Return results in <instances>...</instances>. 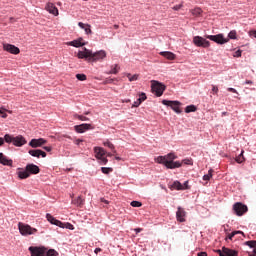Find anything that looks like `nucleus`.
<instances>
[{
  "label": "nucleus",
  "instance_id": "obj_1",
  "mask_svg": "<svg viewBox=\"0 0 256 256\" xmlns=\"http://www.w3.org/2000/svg\"><path fill=\"white\" fill-rule=\"evenodd\" d=\"M83 51H79L78 52V59H87L88 61H103V59H105V57H107V52H105V50H100L97 51L95 53H93V51L87 49V48H83Z\"/></svg>",
  "mask_w": 256,
  "mask_h": 256
},
{
  "label": "nucleus",
  "instance_id": "obj_2",
  "mask_svg": "<svg viewBox=\"0 0 256 256\" xmlns=\"http://www.w3.org/2000/svg\"><path fill=\"white\" fill-rule=\"evenodd\" d=\"M174 159H177V155H175V153H169L166 156H159L157 158V163L165 165L167 169H179L182 163L179 161H174Z\"/></svg>",
  "mask_w": 256,
  "mask_h": 256
},
{
  "label": "nucleus",
  "instance_id": "obj_3",
  "mask_svg": "<svg viewBox=\"0 0 256 256\" xmlns=\"http://www.w3.org/2000/svg\"><path fill=\"white\" fill-rule=\"evenodd\" d=\"M41 169H39V166L35 164H27L25 169L18 168L17 175L19 179H29L31 175H38L40 173Z\"/></svg>",
  "mask_w": 256,
  "mask_h": 256
},
{
  "label": "nucleus",
  "instance_id": "obj_4",
  "mask_svg": "<svg viewBox=\"0 0 256 256\" xmlns=\"http://www.w3.org/2000/svg\"><path fill=\"white\" fill-rule=\"evenodd\" d=\"M4 139L6 143H12L13 145H15V147H23V145L27 144V140H25V137L21 135L14 137L9 134H6L4 136Z\"/></svg>",
  "mask_w": 256,
  "mask_h": 256
},
{
  "label": "nucleus",
  "instance_id": "obj_5",
  "mask_svg": "<svg viewBox=\"0 0 256 256\" xmlns=\"http://www.w3.org/2000/svg\"><path fill=\"white\" fill-rule=\"evenodd\" d=\"M18 229L20 232V235H23V237H27L29 235H35L37 233V229L31 227L29 224H24L22 222L18 223Z\"/></svg>",
  "mask_w": 256,
  "mask_h": 256
},
{
  "label": "nucleus",
  "instance_id": "obj_6",
  "mask_svg": "<svg viewBox=\"0 0 256 256\" xmlns=\"http://www.w3.org/2000/svg\"><path fill=\"white\" fill-rule=\"evenodd\" d=\"M46 219L47 221H49V223H51L52 225H56L57 227H61V229H70L71 231H73L74 227L71 223H63L57 219H55V217H53V215L51 214H46Z\"/></svg>",
  "mask_w": 256,
  "mask_h": 256
},
{
  "label": "nucleus",
  "instance_id": "obj_7",
  "mask_svg": "<svg viewBox=\"0 0 256 256\" xmlns=\"http://www.w3.org/2000/svg\"><path fill=\"white\" fill-rule=\"evenodd\" d=\"M151 89H152V93H154V95H156V97H161V95H163L166 87L163 83H160L157 80H152L151 81Z\"/></svg>",
  "mask_w": 256,
  "mask_h": 256
},
{
  "label": "nucleus",
  "instance_id": "obj_8",
  "mask_svg": "<svg viewBox=\"0 0 256 256\" xmlns=\"http://www.w3.org/2000/svg\"><path fill=\"white\" fill-rule=\"evenodd\" d=\"M233 211H234L235 215H237L238 217H242V215H245V213H247V211H249V208H247V205H245L241 202H236L233 205Z\"/></svg>",
  "mask_w": 256,
  "mask_h": 256
},
{
  "label": "nucleus",
  "instance_id": "obj_9",
  "mask_svg": "<svg viewBox=\"0 0 256 256\" xmlns=\"http://www.w3.org/2000/svg\"><path fill=\"white\" fill-rule=\"evenodd\" d=\"M205 39L214 41V43H218V45H225V43H228V41H229L228 38L223 37V34L205 35Z\"/></svg>",
  "mask_w": 256,
  "mask_h": 256
},
{
  "label": "nucleus",
  "instance_id": "obj_10",
  "mask_svg": "<svg viewBox=\"0 0 256 256\" xmlns=\"http://www.w3.org/2000/svg\"><path fill=\"white\" fill-rule=\"evenodd\" d=\"M193 43L196 47H203L204 49L211 46V43L201 36H194Z\"/></svg>",
  "mask_w": 256,
  "mask_h": 256
},
{
  "label": "nucleus",
  "instance_id": "obj_11",
  "mask_svg": "<svg viewBox=\"0 0 256 256\" xmlns=\"http://www.w3.org/2000/svg\"><path fill=\"white\" fill-rule=\"evenodd\" d=\"M162 104L166 105L167 107H171L175 113H181V108H179L181 102L179 101L163 100Z\"/></svg>",
  "mask_w": 256,
  "mask_h": 256
},
{
  "label": "nucleus",
  "instance_id": "obj_12",
  "mask_svg": "<svg viewBox=\"0 0 256 256\" xmlns=\"http://www.w3.org/2000/svg\"><path fill=\"white\" fill-rule=\"evenodd\" d=\"M28 251H30L31 256H43V255H45V247H43V246H40V247L30 246L28 248Z\"/></svg>",
  "mask_w": 256,
  "mask_h": 256
},
{
  "label": "nucleus",
  "instance_id": "obj_13",
  "mask_svg": "<svg viewBox=\"0 0 256 256\" xmlns=\"http://www.w3.org/2000/svg\"><path fill=\"white\" fill-rule=\"evenodd\" d=\"M3 49L4 51L11 53L12 55H19L21 53V50H19V47L13 44H4Z\"/></svg>",
  "mask_w": 256,
  "mask_h": 256
},
{
  "label": "nucleus",
  "instance_id": "obj_14",
  "mask_svg": "<svg viewBox=\"0 0 256 256\" xmlns=\"http://www.w3.org/2000/svg\"><path fill=\"white\" fill-rule=\"evenodd\" d=\"M74 129L76 133H85V131L94 129V127L91 124H80V125L74 126Z\"/></svg>",
  "mask_w": 256,
  "mask_h": 256
},
{
  "label": "nucleus",
  "instance_id": "obj_15",
  "mask_svg": "<svg viewBox=\"0 0 256 256\" xmlns=\"http://www.w3.org/2000/svg\"><path fill=\"white\" fill-rule=\"evenodd\" d=\"M46 143H47V140H45L43 138H39V139H32L29 142V145H30V147L37 149V147H43V145H45Z\"/></svg>",
  "mask_w": 256,
  "mask_h": 256
},
{
  "label": "nucleus",
  "instance_id": "obj_16",
  "mask_svg": "<svg viewBox=\"0 0 256 256\" xmlns=\"http://www.w3.org/2000/svg\"><path fill=\"white\" fill-rule=\"evenodd\" d=\"M187 215V212H185V209H183L181 206L178 207V210L176 212V219L179 221V223H185V216Z\"/></svg>",
  "mask_w": 256,
  "mask_h": 256
},
{
  "label": "nucleus",
  "instance_id": "obj_17",
  "mask_svg": "<svg viewBox=\"0 0 256 256\" xmlns=\"http://www.w3.org/2000/svg\"><path fill=\"white\" fill-rule=\"evenodd\" d=\"M45 9H46V11H48V13H50L51 15H54L55 17H57V15H59V9H57L55 4H53L51 2H48L46 4Z\"/></svg>",
  "mask_w": 256,
  "mask_h": 256
},
{
  "label": "nucleus",
  "instance_id": "obj_18",
  "mask_svg": "<svg viewBox=\"0 0 256 256\" xmlns=\"http://www.w3.org/2000/svg\"><path fill=\"white\" fill-rule=\"evenodd\" d=\"M220 256H237L239 252L235 250H231L229 248H223L222 250H218Z\"/></svg>",
  "mask_w": 256,
  "mask_h": 256
},
{
  "label": "nucleus",
  "instance_id": "obj_19",
  "mask_svg": "<svg viewBox=\"0 0 256 256\" xmlns=\"http://www.w3.org/2000/svg\"><path fill=\"white\" fill-rule=\"evenodd\" d=\"M29 155H31L32 157H47V153L43 150H39V149H36V150H29Z\"/></svg>",
  "mask_w": 256,
  "mask_h": 256
},
{
  "label": "nucleus",
  "instance_id": "obj_20",
  "mask_svg": "<svg viewBox=\"0 0 256 256\" xmlns=\"http://www.w3.org/2000/svg\"><path fill=\"white\" fill-rule=\"evenodd\" d=\"M94 153H95L96 159H102L107 154L105 149H103L101 147H95L94 148Z\"/></svg>",
  "mask_w": 256,
  "mask_h": 256
},
{
  "label": "nucleus",
  "instance_id": "obj_21",
  "mask_svg": "<svg viewBox=\"0 0 256 256\" xmlns=\"http://www.w3.org/2000/svg\"><path fill=\"white\" fill-rule=\"evenodd\" d=\"M86 44L87 42H83V38H79L67 43V45H70L71 47H83Z\"/></svg>",
  "mask_w": 256,
  "mask_h": 256
},
{
  "label": "nucleus",
  "instance_id": "obj_22",
  "mask_svg": "<svg viewBox=\"0 0 256 256\" xmlns=\"http://www.w3.org/2000/svg\"><path fill=\"white\" fill-rule=\"evenodd\" d=\"M71 203L76 207H83L85 205V198L78 196L77 198H73Z\"/></svg>",
  "mask_w": 256,
  "mask_h": 256
},
{
  "label": "nucleus",
  "instance_id": "obj_23",
  "mask_svg": "<svg viewBox=\"0 0 256 256\" xmlns=\"http://www.w3.org/2000/svg\"><path fill=\"white\" fill-rule=\"evenodd\" d=\"M0 163L2 165H6L7 167H11L13 165V160L8 159L3 153H0Z\"/></svg>",
  "mask_w": 256,
  "mask_h": 256
},
{
  "label": "nucleus",
  "instance_id": "obj_24",
  "mask_svg": "<svg viewBox=\"0 0 256 256\" xmlns=\"http://www.w3.org/2000/svg\"><path fill=\"white\" fill-rule=\"evenodd\" d=\"M160 55L162 57H165V59H168V61H175L177 57L173 52H169V51L160 52Z\"/></svg>",
  "mask_w": 256,
  "mask_h": 256
},
{
  "label": "nucleus",
  "instance_id": "obj_25",
  "mask_svg": "<svg viewBox=\"0 0 256 256\" xmlns=\"http://www.w3.org/2000/svg\"><path fill=\"white\" fill-rule=\"evenodd\" d=\"M78 27H80V29H84L86 35H91V33H93V31L91 30V25H89V24L79 22Z\"/></svg>",
  "mask_w": 256,
  "mask_h": 256
},
{
  "label": "nucleus",
  "instance_id": "obj_26",
  "mask_svg": "<svg viewBox=\"0 0 256 256\" xmlns=\"http://www.w3.org/2000/svg\"><path fill=\"white\" fill-rule=\"evenodd\" d=\"M146 100H147V95H145V93H141L140 97L137 99V101L133 103L132 107H139L142 101H146Z\"/></svg>",
  "mask_w": 256,
  "mask_h": 256
},
{
  "label": "nucleus",
  "instance_id": "obj_27",
  "mask_svg": "<svg viewBox=\"0 0 256 256\" xmlns=\"http://www.w3.org/2000/svg\"><path fill=\"white\" fill-rule=\"evenodd\" d=\"M172 189H176L177 191H184L185 190V186H183V184H181V182L175 181L172 184Z\"/></svg>",
  "mask_w": 256,
  "mask_h": 256
},
{
  "label": "nucleus",
  "instance_id": "obj_28",
  "mask_svg": "<svg viewBox=\"0 0 256 256\" xmlns=\"http://www.w3.org/2000/svg\"><path fill=\"white\" fill-rule=\"evenodd\" d=\"M57 255H59V253L55 251V249L47 250V248H45L43 256H57Z\"/></svg>",
  "mask_w": 256,
  "mask_h": 256
},
{
  "label": "nucleus",
  "instance_id": "obj_29",
  "mask_svg": "<svg viewBox=\"0 0 256 256\" xmlns=\"http://www.w3.org/2000/svg\"><path fill=\"white\" fill-rule=\"evenodd\" d=\"M119 73V65L111 66V70L109 71V75H117Z\"/></svg>",
  "mask_w": 256,
  "mask_h": 256
},
{
  "label": "nucleus",
  "instance_id": "obj_30",
  "mask_svg": "<svg viewBox=\"0 0 256 256\" xmlns=\"http://www.w3.org/2000/svg\"><path fill=\"white\" fill-rule=\"evenodd\" d=\"M104 147H108V149H111V151H113V153H117V150H115V145H113V143L106 141L103 143Z\"/></svg>",
  "mask_w": 256,
  "mask_h": 256
},
{
  "label": "nucleus",
  "instance_id": "obj_31",
  "mask_svg": "<svg viewBox=\"0 0 256 256\" xmlns=\"http://www.w3.org/2000/svg\"><path fill=\"white\" fill-rule=\"evenodd\" d=\"M197 107L195 105H189L185 108V113H195Z\"/></svg>",
  "mask_w": 256,
  "mask_h": 256
},
{
  "label": "nucleus",
  "instance_id": "obj_32",
  "mask_svg": "<svg viewBox=\"0 0 256 256\" xmlns=\"http://www.w3.org/2000/svg\"><path fill=\"white\" fill-rule=\"evenodd\" d=\"M101 171H102V173H104V175H109V173H113V168H111V167H102Z\"/></svg>",
  "mask_w": 256,
  "mask_h": 256
},
{
  "label": "nucleus",
  "instance_id": "obj_33",
  "mask_svg": "<svg viewBox=\"0 0 256 256\" xmlns=\"http://www.w3.org/2000/svg\"><path fill=\"white\" fill-rule=\"evenodd\" d=\"M212 177H213V170L210 169V170L208 171V174H205V175L203 176V180H204V181H209Z\"/></svg>",
  "mask_w": 256,
  "mask_h": 256
},
{
  "label": "nucleus",
  "instance_id": "obj_34",
  "mask_svg": "<svg viewBox=\"0 0 256 256\" xmlns=\"http://www.w3.org/2000/svg\"><path fill=\"white\" fill-rule=\"evenodd\" d=\"M235 235H245V233H243L242 231H234V232L228 234V239H230V240L233 239V237Z\"/></svg>",
  "mask_w": 256,
  "mask_h": 256
},
{
  "label": "nucleus",
  "instance_id": "obj_35",
  "mask_svg": "<svg viewBox=\"0 0 256 256\" xmlns=\"http://www.w3.org/2000/svg\"><path fill=\"white\" fill-rule=\"evenodd\" d=\"M201 13H203L201 8H196V9L192 10V15H194V17H199V15H201Z\"/></svg>",
  "mask_w": 256,
  "mask_h": 256
},
{
  "label": "nucleus",
  "instance_id": "obj_36",
  "mask_svg": "<svg viewBox=\"0 0 256 256\" xmlns=\"http://www.w3.org/2000/svg\"><path fill=\"white\" fill-rule=\"evenodd\" d=\"M75 119H79V121H89V118L83 115L75 114Z\"/></svg>",
  "mask_w": 256,
  "mask_h": 256
},
{
  "label": "nucleus",
  "instance_id": "obj_37",
  "mask_svg": "<svg viewBox=\"0 0 256 256\" xmlns=\"http://www.w3.org/2000/svg\"><path fill=\"white\" fill-rule=\"evenodd\" d=\"M127 78L129 79V81H137V79H139V75H137V74H134V75L127 74Z\"/></svg>",
  "mask_w": 256,
  "mask_h": 256
},
{
  "label": "nucleus",
  "instance_id": "obj_38",
  "mask_svg": "<svg viewBox=\"0 0 256 256\" xmlns=\"http://www.w3.org/2000/svg\"><path fill=\"white\" fill-rule=\"evenodd\" d=\"M76 79H78V81H87V75H85V74H77L76 75Z\"/></svg>",
  "mask_w": 256,
  "mask_h": 256
},
{
  "label": "nucleus",
  "instance_id": "obj_39",
  "mask_svg": "<svg viewBox=\"0 0 256 256\" xmlns=\"http://www.w3.org/2000/svg\"><path fill=\"white\" fill-rule=\"evenodd\" d=\"M229 39H237V31L232 30L228 34Z\"/></svg>",
  "mask_w": 256,
  "mask_h": 256
},
{
  "label": "nucleus",
  "instance_id": "obj_40",
  "mask_svg": "<svg viewBox=\"0 0 256 256\" xmlns=\"http://www.w3.org/2000/svg\"><path fill=\"white\" fill-rule=\"evenodd\" d=\"M246 245H247L248 247H251V249H255V247H256V241H255V240L247 241V242H246Z\"/></svg>",
  "mask_w": 256,
  "mask_h": 256
},
{
  "label": "nucleus",
  "instance_id": "obj_41",
  "mask_svg": "<svg viewBox=\"0 0 256 256\" xmlns=\"http://www.w3.org/2000/svg\"><path fill=\"white\" fill-rule=\"evenodd\" d=\"M245 161V157H243V152H241V154L236 157V162L237 163H243Z\"/></svg>",
  "mask_w": 256,
  "mask_h": 256
},
{
  "label": "nucleus",
  "instance_id": "obj_42",
  "mask_svg": "<svg viewBox=\"0 0 256 256\" xmlns=\"http://www.w3.org/2000/svg\"><path fill=\"white\" fill-rule=\"evenodd\" d=\"M132 207H142V203L139 201H132L130 204Z\"/></svg>",
  "mask_w": 256,
  "mask_h": 256
},
{
  "label": "nucleus",
  "instance_id": "obj_43",
  "mask_svg": "<svg viewBox=\"0 0 256 256\" xmlns=\"http://www.w3.org/2000/svg\"><path fill=\"white\" fill-rule=\"evenodd\" d=\"M101 165H107V163L109 162V160L105 157H102L99 159Z\"/></svg>",
  "mask_w": 256,
  "mask_h": 256
},
{
  "label": "nucleus",
  "instance_id": "obj_44",
  "mask_svg": "<svg viewBox=\"0 0 256 256\" xmlns=\"http://www.w3.org/2000/svg\"><path fill=\"white\" fill-rule=\"evenodd\" d=\"M212 91L215 93V95H217V93H219V88L215 85H212Z\"/></svg>",
  "mask_w": 256,
  "mask_h": 256
},
{
  "label": "nucleus",
  "instance_id": "obj_45",
  "mask_svg": "<svg viewBox=\"0 0 256 256\" xmlns=\"http://www.w3.org/2000/svg\"><path fill=\"white\" fill-rule=\"evenodd\" d=\"M181 7H183V4L175 5V6L173 7V10H174V11H179V9H181Z\"/></svg>",
  "mask_w": 256,
  "mask_h": 256
},
{
  "label": "nucleus",
  "instance_id": "obj_46",
  "mask_svg": "<svg viewBox=\"0 0 256 256\" xmlns=\"http://www.w3.org/2000/svg\"><path fill=\"white\" fill-rule=\"evenodd\" d=\"M0 116H1L3 119H7V113H5L3 110H0Z\"/></svg>",
  "mask_w": 256,
  "mask_h": 256
},
{
  "label": "nucleus",
  "instance_id": "obj_47",
  "mask_svg": "<svg viewBox=\"0 0 256 256\" xmlns=\"http://www.w3.org/2000/svg\"><path fill=\"white\" fill-rule=\"evenodd\" d=\"M250 37H255L256 38V30H252L249 32Z\"/></svg>",
  "mask_w": 256,
  "mask_h": 256
},
{
  "label": "nucleus",
  "instance_id": "obj_48",
  "mask_svg": "<svg viewBox=\"0 0 256 256\" xmlns=\"http://www.w3.org/2000/svg\"><path fill=\"white\" fill-rule=\"evenodd\" d=\"M234 57H241V50L234 52Z\"/></svg>",
  "mask_w": 256,
  "mask_h": 256
},
{
  "label": "nucleus",
  "instance_id": "obj_49",
  "mask_svg": "<svg viewBox=\"0 0 256 256\" xmlns=\"http://www.w3.org/2000/svg\"><path fill=\"white\" fill-rule=\"evenodd\" d=\"M183 163H185V165H191L192 164L190 159L183 160Z\"/></svg>",
  "mask_w": 256,
  "mask_h": 256
},
{
  "label": "nucleus",
  "instance_id": "obj_50",
  "mask_svg": "<svg viewBox=\"0 0 256 256\" xmlns=\"http://www.w3.org/2000/svg\"><path fill=\"white\" fill-rule=\"evenodd\" d=\"M101 203H105V205H109V201L106 200L105 198L100 199Z\"/></svg>",
  "mask_w": 256,
  "mask_h": 256
},
{
  "label": "nucleus",
  "instance_id": "obj_51",
  "mask_svg": "<svg viewBox=\"0 0 256 256\" xmlns=\"http://www.w3.org/2000/svg\"><path fill=\"white\" fill-rule=\"evenodd\" d=\"M43 149L49 153L50 151H52L53 148H51L50 146H45Z\"/></svg>",
  "mask_w": 256,
  "mask_h": 256
},
{
  "label": "nucleus",
  "instance_id": "obj_52",
  "mask_svg": "<svg viewBox=\"0 0 256 256\" xmlns=\"http://www.w3.org/2000/svg\"><path fill=\"white\" fill-rule=\"evenodd\" d=\"M244 85H253V81H251V80H246V81L244 82Z\"/></svg>",
  "mask_w": 256,
  "mask_h": 256
},
{
  "label": "nucleus",
  "instance_id": "obj_53",
  "mask_svg": "<svg viewBox=\"0 0 256 256\" xmlns=\"http://www.w3.org/2000/svg\"><path fill=\"white\" fill-rule=\"evenodd\" d=\"M183 185V187H184V189H189V182L188 181H186L184 184H182Z\"/></svg>",
  "mask_w": 256,
  "mask_h": 256
},
{
  "label": "nucleus",
  "instance_id": "obj_54",
  "mask_svg": "<svg viewBox=\"0 0 256 256\" xmlns=\"http://www.w3.org/2000/svg\"><path fill=\"white\" fill-rule=\"evenodd\" d=\"M134 231L137 234V233H141V231H143V229L142 228H135Z\"/></svg>",
  "mask_w": 256,
  "mask_h": 256
},
{
  "label": "nucleus",
  "instance_id": "obj_55",
  "mask_svg": "<svg viewBox=\"0 0 256 256\" xmlns=\"http://www.w3.org/2000/svg\"><path fill=\"white\" fill-rule=\"evenodd\" d=\"M228 91H229L230 93H237V91L235 90V88H228Z\"/></svg>",
  "mask_w": 256,
  "mask_h": 256
},
{
  "label": "nucleus",
  "instance_id": "obj_56",
  "mask_svg": "<svg viewBox=\"0 0 256 256\" xmlns=\"http://www.w3.org/2000/svg\"><path fill=\"white\" fill-rule=\"evenodd\" d=\"M94 253H96V255H97L98 253H101V248H96V249L94 250Z\"/></svg>",
  "mask_w": 256,
  "mask_h": 256
},
{
  "label": "nucleus",
  "instance_id": "obj_57",
  "mask_svg": "<svg viewBox=\"0 0 256 256\" xmlns=\"http://www.w3.org/2000/svg\"><path fill=\"white\" fill-rule=\"evenodd\" d=\"M198 256H207V252H200L198 253Z\"/></svg>",
  "mask_w": 256,
  "mask_h": 256
},
{
  "label": "nucleus",
  "instance_id": "obj_58",
  "mask_svg": "<svg viewBox=\"0 0 256 256\" xmlns=\"http://www.w3.org/2000/svg\"><path fill=\"white\" fill-rule=\"evenodd\" d=\"M3 143H5V138H0V146L3 145Z\"/></svg>",
  "mask_w": 256,
  "mask_h": 256
},
{
  "label": "nucleus",
  "instance_id": "obj_59",
  "mask_svg": "<svg viewBox=\"0 0 256 256\" xmlns=\"http://www.w3.org/2000/svg\"><path fill=\"white\" fill-rule=\"evenodd\" d=\"M83 140H81V139H78V140H76V145H79V143H81Z\"/></svg>",
  "mask_w": 256,
  "mask_h": 256
},
{
  "label": "nucleus",
  "instance_id": "obj_60",
  "mask_svg": "<svg viewBox=\"0 0 256 256\" xmlns=\"http://www.w3.org/2000/svg\"><path fill=\"white\" fill-rule=\"evenodd\" d=\"M123 103H131L130 99L124 100Z\"/></svg>",
  "mask_w": 256,
  "mask_h": 256
},
{
  "label": "nucleus",
  "instance_id": "obj_61",
  "mask_svg": "<svg viewBox=\"0 0 256 256\" xmlns=\"http://www.w3.org/2000/svg\"><path fill=\"white\" fill-rule=\"evenodd\" d=\"M115 159H116V161H121V157H119V156H116Z\"/></svg>",
  "mask_w": 256,
  "mask_h": 256
},
{
  "label": "nucleus",
  "instance_id": "obj_62",
  "mask_svg": "<svg viewBox=\"0 0 256 256\" xmlns=\"http://www.w3.org/2000/svg\"><path fill=\"white\" fill-rule=\"evenodd\" d=\"M253 253L254 255H250V256H256V247L254 248Z\"/></svg>",
  "mask_w": 256,
  "mask_h": 256
},
{
  "label": "nucleus",
  "instance_id": "obj_63",
  "mask_svg": "<svg viewBox=\"0 0 256 256\" xmlns=\"http://www.w3.org/2000/svg\"><path fill=\"white\" fill-rule=\"evenodd\" d=\"M114 29H119V25L115 24Z\"/></svg>",
  "mask_w": 256,
  "mask_h": 256
},
{
  "label": "nucleus",
  "instance_id": "obj_64",
  "mask_svg": "<svg viewBox=\"0 0 256 256\" xmlns=\"http://www.w3.org/2000/svg\"><path fill=\"white\" fill-rule=\"evenodd\" d=\"M107 83H113V79L107 80Z\"/></svg>",
  "mask_w": 256,
  "mask_h": 256
}]
</instances>
